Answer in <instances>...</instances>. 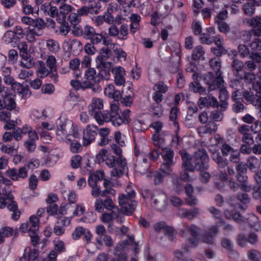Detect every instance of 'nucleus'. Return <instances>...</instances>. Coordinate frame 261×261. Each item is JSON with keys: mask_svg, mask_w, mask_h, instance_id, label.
I'll return each mask as SVG.
<instances>
[{"mask_svg": "<svg viewBox=\"0 0 261 261\" xmlns=\"http://www.w3.org/2000/svg\"><path fill=\"white\" fill-rule=\"evenodd\" d=\"M130 110H126L120 116L119 106L116 103H112L111 105V110L109 111L101 112L97 111L89 114L94 117L99 125H102L105 122H111L114 126H119L122 124H128L130 122Z\"/></svg>", "mask_w": 261, "mask_h": 261, "instance_id": "obj_1", "label": "nucleus"}, {"mask_svg": "<svg viewBox=\"0 0 261 261\" xmlns=\"http://www.w3.org/2000/svg\"><path fill=\"white\" fill-rule=\"evenodd\" d=\"M107 150L101 149L96 156V159L99 164L105 163L108 167L112 168L111 175L114 177H119L123 174L125 167L126 166L125 159L120 156L117 159L112 155L107 154Z\"/></svg>", "mask_w": 261, "mask_h": 261, "instance_id": "obj_2", "label": "nucleus"}, {"mask_svg": "<svg viewBox=\"0 0 261 261\" xmlns=\"http://www.w3.org/2000/svg\"><path fill=\"white\" fill-rule=\"evenodd\" d=\"M221 64L220 60L217 58H214L209 61L210 66L216 72L215 75L214 76L212 72H208L204 75L203 80L208 85L210 90H214L216 88H220L224 83L221 76V72L220 70Z\"/></svg>", "mask_w": 261, "mask_h": 261, "instance_id": "obj_3", "label": "nucleus"}, {"mask_svg": "<svg viewBox=\"0 0 261 261\" xmlns=\"http://www.w3.org/2000/svg\"><path fill=\"white\" fill-rule=\"evenodd\" d=\"M135 195V191L128 186L125 192L119 196L118 203L123 214L129 215L135 211L137 205L136 201L134 200Z\"/></svg>", "mask_w": 261, "mask_h": 261, "instance_id": "obj_4", "label": "nucleus"}, {"mask_svg": "<svg viewBox=\"0 0 261 261\" xmlns=\"http://www.w3.org/2000/svg\"><path fill=\"white\" fill-rule=\"evenodd\" d=\"M83 36L84 38L89 40L93 44H99L102 41L103 44L108 45L111 41L108 39L107 34L105 32L97 33L95 29L88 24L84 27Z\"/></svg>", "mask_w": 261, "mask_h": 261, "instance_id": "obj_5", "label": "nucleus"}, {"mask_svg": "<svg viewBox=\"0 0 261 261\" xmlns=\"http://www.w3.org/2000/svg\"><path fill=\"white\" fill-rule=\"evenodd\" d=\"M151 201L152 206L158 211H164L167 207V198L166 194L162 191H154L151 193Z\"/></svg>", "mask_w": 261, "mask_h": 261, "instance_id": "obj_6", "label": "nucleus"}, {"mask_svg": "<svg viewBox=\"0 0 261 261\" xmlns=\"http://www.w3.org/2000/svg\"><path fill=\"white\" fill-rule=\"evenodd\" d=\"M94 210L98 213H102L105 208L109 211L120 212L119 208L116 206L112 199L109 197L106 198L103 200L98 198L94 202Z\"/></svg>", "mask_w": 261, "mask_h": 261, "instance_id": "obj_7", "label": "nucleus"}, {"mask_svg": "<svg viewBox=\"0 0 261 261\" xmlns=\"http://www.w3.org/2000/svg\"><path fill=\"white\" fill-rule=\"evenodd\" d=\"M72 122L68 120H65L58 126L56 131V136L58 140H63L65 139L67 141H70V138L68 137L70 136L72 132Z\"/></svg>", "mask_w": 261, "mask_h": 261, "instance_id": "obj_8", "label": "nucleus"}, {"mask_svg": "<svg viewBox=\"0 0 261 261\" xmlns=\"http://www.w3.org/2000/svg\"><path fill=\"white\" fill-rule=\"evenodd\" d=\"M97 78L96 71L94 68H91L86 70L85 73V80L83 81V86L91 88L94 91H96L98 89V86L96 85Z\"/></svg>", "mask_w": 261, "mask_h": 261, "instance_id": "obj_9", "label": "nucleus"}, {"mask_svg": "<svg viewBox=\"0 0 261 261\" xmlns=\"http://www.w3.org/2000/svg\"><path fill=\"white\" fill-rule=\"evenodd\" d=\"M98 127L94 124L87 125L83 133V144L87 146L90 144L97 135Z\"/></svg>", "mask_w": 261, "mask_h": 261, "instance_id": "obj_10", "label": "nucleus"}, {"mask_svg": "<svg viewBox=\"0 0 261 261\" xmlns=\"http://www.w3.org/2000/svg\"><path fill=\"white\" fill-rule=\"evenodd\" d=\"M194 158L196 169L201 170L208 168L209 158L204 150H199L196 152Z\"/></svg>", "mask_w": 261, "mask_h": 261, "instance_id": "obj_11", "label": "nucleus"}, {"mask_svg": "<svg viewBox=\"0 0 261 261\" xmlns=\"http://www.w3.org/2000/svg\"><path fill=\"white\" fill-rule=\"evenodd\" d=\"M243 23L252 27V33L256 37L261 36V16H256L251 18H245Z\"/></svg>", "mask_w": 261, "mask_h": 261, "instance_id": "obj_12", "label": "nucleus"}, {"mask_svg": "<svg viewBox=\"0 0 261 261\" xmlns=\"http://www.w3.org/2000/svg\"><path fill=\"white\" fill-rule=\"evenodd\" d=\"M162 153L164 160L162 165V169L166 170H165V174H169L171 172L170 166L173 163V151L167 147L162 148Z\"/></svg>", "mask_w": 261, "mask_h": 261, "instance_id": "obj_13", "label": "nucleus"}, {"mask_svg": "<svg viewBox=\"0 0 261 261\" xmlns=\"http://www.w3.org/2000/svg\"><path fill=\"white\" fill-rule=\"evenodd\" d=\"M5 175L13 181L18 180L19 178L24 179L28 176L27 167H22L17 170L15 168H9L5 172Z\"/></svg>", "mask_w": 261, "mask_h": 261, "instance_id": "obj_14", "label": "nucleus"}, {"mask_svg": "<svg viewBox=\"0 0 261 261\" xmlns=\"http://www.w3.org/2000/svg\"><path fill=\"white\" fill-rule=\"evenodd\" d=\"M180 155L182 161V168L186 171L193 172L195 170V158L191 156L186 151L180 152Z\"/></svg>", "mask_w": 261, "mask_h": 261, "instance_id": "obj_15", "label": "nucleus"}, {"mask_svg": "<svg viewBox=\"0 0 261 261\" xmlns=\"http://www.w3.org/2000/svg\"><path fill=\"white\" fill-rule=\"evenodd\" d=\"M239 132L242 136V141L249 145L254 143L253 138L251 134V130L249 125L243 124L238 128Z\"/></svg>", "mask_w": 261, "mask_h": 261, "instance_id": "obj_16", "label": "nucleus"}, {"mask_svg": "<svg viewBox=\"0 0 261 261\" xmlns=\"http://www.w3.org/2000/svg\"><path fill=\"white\" fill-rule=\"evenodd\" d=\"M99 2H94L88 6H83L79 9V12L81 15H88V14H97L99 13L101 9Z\"/></svg>", "mask_w": 261, "mask_h": 261, "instance_id": "obj_17", "label": "nucleus"}, {"mask_svg": "<svg viewBox=\"0 0 261 261\" xmlns=\"http://www.w3.org/2000/svg\"><path fill=\"white\" fill-rule=\"evenodd\" d=\"M189 232L191 237L198 236L199 234V229L198 227L194 224H185L180 230V234L184 238L188 236Z\"/></svg>", "mask_w": 261, "mask_h": 261, "instance_id": "obj_18", "label": "nucleus"}, {"mask_svg": "<svg viewBox=\"0 0 261 261\" xmlns=\"http://www.w3.org/2000/svg\"><path fill=\"white\" fill-rule=\"evenodd\" d=\"M112 73L115 75L114 82L118 86L123 85L125 83V70L123 68L117 66L112 69Z\"/></svg>", "mask_w": 261, "mask_h": 261, "instance_id": "obj_19", "label": "nucleus"}, {"mask_svg": "<svg viewBox=\"0 0 261 261\" xmlns=\"http://www.w3.org/2000/svg\"><path fill=\"white\" fill-rule=\"evenodd\" d=\"M97 67L100 69L101 75L105 77L108 78L110 74V71L112 72V64L110 62H101L97 63Z\"/></svg>", "mask_w": 261, "mask_h": 261, "instance_id": "obj_20", "label": "nucleus"}, {"mask_svg": "<svg viewBox=\"0 0 261 261\" xmlns=\"http://www.w3.org/2000/svg\"><path fill=\"white\" fill-rule=\"evenodd\" d=\"M150 167V163L145 158L137 160L135 164V170L141 174L145 173Z\"/></svg>", "mask_w": 261, "mask_h": 261, "instance_id": "obj_21", "label": "nucleus"}, {"mask_svg": "<svg viewBox=\"0 0 261 261\" xmlns=\"http://www.w3.org/2000/svg\"><path fill=\"white\" fill-rule=\"evenodd\" d=\"M38 139L37 133H31L30 137L24 142V146L29 152H33L36 147V142Z\"/></svg>", "mask_w": 261, "mask_h": 261, "instance_id": "obj_22", "label": "nucleus"}, {"mask_svg": "<svg viewBox=\"0 0 261 261\" xmlns=\"http://www.w3.org/2000/svg\"><path fill=\"white\" fill-rule=\"evenodd\" d=\"M120 212L110 211V213H104L100 217V220L104 223H108L109 227L112 225L114 219L118 217Z\"/></svg>", "mask_w": 261, "mask_h": 261, "instance_id": "obj_23", "label": "nucleus"}, {"mask_svg": "<svg viewBox=\"0 0 261 261\" xmlns=\"http://www.w3.org/2000/svg\"><path fill=\"white\" fill-rule=\"evenodd\" d=\"M103 108V100L99 98L94 97L92 99L91 103L88 107L89 114L100 111Z\"/></svg>", "mask_w": 261, "mask_h": 261, "instance_id": "obj_24", "label": "nucleus"}, {"mask_svg": "<svg viewBox=\"0 0 261 261\" xmlns=\"http://www.w3.org/2000/svg\"><path fill=\"white\" fill-rule=\"evenodd\" d=\"M218 229L217 227L213 226L207 231H205L202 236V241L204 243L212 244L213 243V237L218 232Z\"/></svg>", "mask_w": 261, "mask_h": 261, "instance_id": "obj_25", "label": "nucleus"}, {"mask_svg": "<svg viewBox=\"0 0 261 261\" xmlns=\"http://www.w3.org/2000/svg\"><path fill=\"white\" fill-rule=\"evenodd\" d=\"M199 214V208L197 207H194L193 209L191 210H180L178 215L182 218H186L189 220H192L194 218L196 217Z\"/></svg>", "mask_w": 261, "mask_h": 261, "instance_id": "obj_26", "label": "nucleus"}, {"mask_svg": "<svg viewBox=\"0 0 261 261\" xmlns=\"http://www.w3.org/2000/svg\"><path fill=\"white\" fill-rule=\"evenodd\" d=\"M104 177L103 171H96L90 175L88 178V183L91 187H97L98 181L101 180Z\"/></svg>", "mask_w": 261, "mask_h": 261, "instance_id": "obj_27", "label": "nucleus"}, {"mask_svg": "<svg viewBox=\"0 0 261 261\" xmlns=\"http://www.w3.org/2000/svg\"><path fill=\"white\" fill-rule=\"evenodd\" d=\"M223 247L228 250L229 253V257L231 258L235 259L239 257V254L237 252L233 251V245L231 241L227 239H224L221 242Z\"/></svg>", "mask_w": 261, "mask_h": 261, "instance_id": "obj_28", "label": "nucleus"}, {"mask_svg": "<svg viewBox=\"0 0 261 261\" xmlns=\"http://www.w3.org/2000/svg\"><path fill=\"white\" fill-rule=\"evenodd\" d=\"M152 126L156 130L157 134L154 135L153 143L155 146L162 147L164 140L159 137V133L162 127V123L160 122H155L152 124Z\"/></svg>", "mask_w": 261, "mask_h": 261, "instance_id": "obj_29", "label": "nucleus"}, {"mask_svg": "<svg viewBox=\"0 0 261 261\" xmlns=\"http://www.w3.org/2000/svg\"><path fill=\"white\" fill-rule=\"evenodd\" d=\"M260 162L258 159L254 156L248 157L246 166L251 171L255 172L260 167Z\"/></svg>", "mask_w": 261, "mask_h": 261, "instance_id": "obj_30", "label": "nucleus"}, {"mask_svg": "<svg viewBox=\"0 0 261 261\" xmlns=\"http://www.w3.org/2000/svg\"><path fill=\"white\" fill-rule=\"evenodd\" d=\"M205 54V50L202 46L198 45L196 46L193 50L192 54V59L195 61L203 60Z\"/></svg>", "mask_w": 261, "mask_h": 261, "instance_id": "obj_31", "label": "nucleus"}, {"mask_svg": "<svg viewBox=\"0 0 261 261\" xmlns=\"http://www.w3.org/2000/svg\"><path fill=\"white\" fill-rule=\"evenodd\" d=\"M73 8L70 5L64 4L59 7L60 18H57L58 21H63L65 20L66 15L71 12Z\"/></svg>", "mask_w": 261, "mask_h": 261, "instance_id": "obj_32", "label": "nucleus"}, {"mask_svg": "<svg viewBox=\"0 0 261 261\" xmlns=\"http://www.w3.org/2000/svg\"><path fill=\"white\" fill-rule=\"evenodd\" d=\"M112 56L111 49L107 47H103L99 52V55L96 58L97 62H105L108 59Z\"/></svg>", "mask_w": 261, "mask_h": 261, "instance_id": "obj_33", "label": "nucleus"}, {"mask_svg": "<svg viewBox=\"0 0 261 261\" xmlns=\"http://www.w3.org/2000/svg\"><path fill=\"white\" fill-rule=\"evenodd\" d=\"M129 18L131 21L130 31V32L134 33L136 32L137 30L139 29L141 17L139 15L132 14Z\"/></svg>", "mask_w": 261, "mask_h": 261, "instance_id": "obj_34", "label": "nucleus"}, {"mask_svg": "<svg viewBox=\"0 0 261 261\" xmlns=\"http://www.w3.org/2000/svg\"><path fill=\"white\" fill-rule=\"evenodd\" d=\"M81 61L78 58L71 60L69 62V67L70 69L74 71V74L77 78L81 76V71L79 69Z\"/></svg>", "mask_w": 261, "mask_h": 261, "instance_id": "obj_35", "label": "nucleus"}, {"mask_svg": "<svg viewBox=\"0 0 261 261\" xmlns=\"http://www.w3.org/2000/svg\"><path fill=\"white\" fill-rule=\"evenodd\" d=\"M20 57L22 58V60L20 64L21 66L30 69L34 65L33 59L31 58V56L29 54H25Z\"/></svg>", "mask_w": 261, "mask_h": 261, "instance_id": "obj_36", "label": "nucleus"}, {"mask_svg": "<svg viewBox=\"0 0 261 261\" xmlns=\"http://www.w3.org/2000/svg\"><path fill=\"white\" fill-rule=\"evenodd\" d=\"M39 219L35 215L32 216L28 222L29 226V233L36 232L38 230Z\"/></svg>", "mask_w": 261, "mask_h": 261, "instance_id": "obj_37", "label": "nucleus"}, {"mask_svg": "<svg viewBox=\"0 0 261 261\" xmlns=\"http://www.w3.org/2000/svg\"><path fill=\"white\" fill-rule=\"evenodd\" d=\"M231 66L232 68L233 72L235 73L236 76L242 79V77L240 76L239 72L242 70L244 67V63L243 62L238 59H234L232 62Z\"/></svg>", "mask_w": 261, "mask_h": 261, "instance_id": "obj_38", "label": "nucleus"}, {"mask_svg": "<svg viewBox=\"0 0 261 261\" xmlns=\"http://www.w3.org/2000/svg\"><path fill=\"white\" fill-rule=\"evenodd\" d=\"M212 158L220 168H224L228 165L227 160L223 159L218 153H214Z\"/></svg>", "mask_w": 261, "mask_h": 261, "instance_id": "obj_39", "label": "nucleus"}, {"mask_svg": "<svg viewBox=\"0 0 261 261\" xmlns=\"http://www.w3.org/2000/svg\"><path fill=\"white\" fill-rule=\"evenodd\" d=\"M46 46L49 51L55 54L58 53L60 49L58 42L53 39H49L46 41Z\"/></svg>", "mask_w": 261, "mask_h": 261, "instance_id": "obj_40", "label": "nucleus"}, {"mask_svg": "<svg viewBox=\"0 0 261 261\" xmlns=\"http://www.w3.org/2000/svg\"><path fill=\"white\" fill-rule=\"evenodd\" d=\"M189 88L191 91L194 92H198L201 95L206 94V90L205 88L202 87L197 81L192 82L189 85Z\"/></svg>", "mask_w": 261, "mask_h": 261, "instance_id": "obj_41", "label": "nucleus"}, {"mask_svg": "<svg viewBox=\"0 0 261 261\" xmlns=\"http://www.w3.org/2000/svg\"><path fill=\"white\" fill-rule=\"evenodd\" d=\"M244 13L249 16H252L255 12V2L252 1L251 2L246 3L243 6Z\"/></svg>", "mask_w": 261, "mask_h": 261, "instance_id": "obj_42", "label": "nucleus"}, {"mask_svg": "<svg viewBox=\"0 0 261 261\" xmlns=\"http://www.w3.org/2000/svg\"><path fill=\"white\" fill-rule=\"evenodd\" d=\"M22 8L23 12L26 15L33 13L34 8L30 4L29 0H18Z\"/></svg>", "mask_w": 261, "mask_h": 261, "instance_id": "obj_43", "label": "nucleus"}, {"mask_svg": "<svg viewBox=\"0 0 261 261\" xmlns=\"http://www.w3.org/2000/svg\"><path fill=\"white\" fill-rule=\"evenodd\" d=\"M218 128V125L214 121H209L207 123L203 126L202 129H203L204 133L213 134L215 133Z\"/></svg>", "mask_w": 261, "mask_h": 261, "instance_id": "obj_44", "label": "nucleus"}, {"mask_svg": "<svg viewBox=\"0 0 261 261\" xmlns=\"http://www.w3.org/2000/svg\"><path fill=\"white\" fill-rule=\"evenodd\" d=\"M18 148L17 144L13 145H3L1 146V150L10 155H12L14 153L16 152V151Z\"/></svg>", "mask_w": 261, "mask_h": 261, "instance_id": "obj_45", "label": "nucleus"}, {"mask_svg": "<svg viewBox=\"0 0 261 261\" xmlns=\"http://www.w3.org/2000/svg\"><path fill=\"white\" fill-rule=\"evenodd\" d=\"M19 86H16L13 90L17 91L18 93L21 95L22 97L27 98L30 95L29 88L28 86L24 87L22 84L19 83Z\"/></svg>", "mask_w": 261, "mask_h": 261, "instance_id": "obj_46", "label": "nucleus"}, {"mask_svg": "<svg viewBox=\"0 0 261 261\" xmlns=\"http://www.w3.org/2000/svg\"><path fill=\"white\" fill-rule=\"evenodd\" d=\"M247 257L252 261H259L261 259V253L257 250L252 249L247 252Z\"/></svg>", "mask_w": 261, "mask_h": 261, "instance_id": "obj_47", "label": "nucleus"}, {"mask_svg": "<svg viewBox=\"0 0 261 261\" xmlns=\"http://www.w3.org/2000/svg\"><path fill=\"white\" fill-rule=\"evenodd\" d=\"M81 16H85V15H81L79 12V9L77 13H72L69 16V21L72 24H77L81 21Z\"/></svg>", "mask_w": 261, "mask_h": 261, "instance_id": "obj_48", "label": "nucleus"}, {"mask_svg": "<svg viewBox=\"0 0 261 261\" xmlns=\"http://www.w3.org/2000/svg\"><path fill=\"white\" fill-rule=\"evenodd\" d=\"M3 40L6 44L12 43L15 39V35L14 33L11 31H7L4 35Z\"/></svg>", "mask_w": 261, "mask_h": 261, "instance_id": "obj_49", "label": "nucleus"}, {"mask_svg": "<svg viewBox=\"0 0 261 261\" xmlns=\"http://www.w3.org/2000/svg\"><path fill=\"white\" fill-rule=\"evenodd\" d=\"M4 82L6 85H10L13 90L16 86H19V83L16 82L13 76L9 75L3 77Z\"/></svg>", "mask_w": 261, "mask_h": 261, "instance_id": "obj_50", "label": "nucleus"}, {"mask_svg": "<svg viewBox=\"0 0 261 261\" xmlns=\"http://www.w3.org/2000/svg\"><path fill=\"white\" fill-rule=\"evenodd\" d=\"M61 24L59 27V33L63 36H66L70 31V28L67 22L65 21H59Z\"/></svg>", "mask_w": 261, "mask_h": 261, "instance_id": "obj_51", "label": "nucleus"}, {"mask_svg": "<svg viewBox=\"0 0 261 261\" xmlns=\"http://www.w3.org/2000/svg\"><path fill=\"white\" fill-rule=\"evenodd\" d=\"M46 64L47 66L53 71L57 70V61L55 56L53 55L49 56L46 60Z\"/></svg>", "mask_w": 261, "mask_h": 261, "instance_id": "obj_52", "label": "nucleus"}, {"mask_svg": "<svg viewBox=\"0 0 261 261\" xmlns=\"http://www.w3.org/2000/svg\"><path fill=\"white\" fill-rule=\"evenodd\" d=\"M39 254V251L36 249H29V252H26L25 256L29 261H34L37 258Z\"/></svg>", "mask_w": 261, "mask_h": 261, "instance_id": "obj_53", "label": "nucleus"}, {"mask_svg": "<svg viewBox=\"0 0 261 261\" xmlns=\"http://www.w3.org/2000/svg\"><path fill=\"white\" fill-rule=\"evenodd\" d=\"M165 170H163L161 167V171L160 172H157L154 174L153 180L155 185L161 184L163 181V178L168 175L165 174Z\"/></svg>", "mask_w": 261, "mask_h": 261, "instance_id": "obj_54", "label": "nucleus"}, {"mask_svg": "<svg viewBox=\"0 0 261 261\" xmlns=\"http://www.w3.org/2000/svg\"><path fill=\"white\" fill-rule=\"evenodd\" d=\"M210 118L216 121H221L223 118V114L218 110H214L211 112Z\"/></svg>", "mask_w": 261, "mask_h": 261, "instance_id": "obj_55", "label": "nucleus"}, {"mask_svg": "<svg viewBox=\"0 0 261 261\" xmlns=\"http://www.w3.org/2000/svg\"><path fill=\"white\" fill-rule=\"evenodd\" d=\"M238 51L241 57H250L251 55L249 49L247 45L241 44L238 46Z\"/></svg>", "mask_w": 261, "mask_h": 261, "instance_id": "obj_56", "label": "nucleus"}, {"mask_svg": "<svg viewBox=\"0 0 261 261\" xmlns=\"http://www.w3.org/2000/svg\"><path fill=\"white\" fill-rule=\"evenodd\" d=\"M13 232V228L9 226H5L0 229V233L5 239L12 236Z\"/></svg>", "mask_w": 261, "mask_h": 261, "instance_id": "obj_57", "label": "nucleus"}, {"mask_svg": "<svg viewBox=\"0 0 261 261\" xmlns=\"http://www.w3.org/2000/svg\"><path fill=\"white\" fill-rule=\"evenodd\" d=\"M119 33L118 38L125 40L128 34V27L126 24H122L119 29Z\"/></svg>", "mask_w": 261, "mask_h": 261, "instance_id": "obj_58", "label": "nucleus"}, {"mask_svg": "<svg viewBox=\"0 0 261 261\" xmlns=\"http://www.w3.org/2000/svg\"><path fill=\"white\" fill-rule=\"evenodd\" d=\"M86 229L82 226L77 227L73 232L72 236L73 239L77 240L85 233Z\"/></svg>", "mask_w": 261, "mask_h": 261, "instance_id": "obj_59", "label": "nucleus"}, {"mask_svg": "<svg viewBox=\"0 0 261 261\" xmlns=\"http://www.w3.org/2000/svg\"><path fill=\"white\" fill-rule=\"evenodd\" d=\"M96 44H93L91 42L87 43L84 47L85 51L89 55H94L97 51L94 45Z\"/></svg>", "mask_w": 261, "mask_h": 261, "instance_id": "obj_60", "label": "nucleus"}, {"mask_svg": "<svg viewBox=\"0 0 261 261\" xmlns=\"http://www.w3.org/2000/svg\"><path fill=\"white\" fill-rule=\"evenodd\" d=\"M255 95V94H254V92L250 88L245 90L242 93L243 97L245 99V100L249 102L251 101Z\"/></svg>", "mask_w": 261, "mask_h": 261, "instance_id": "obj_61", "label": "nucleus"}, {"mask_svg": "<svg viewBox=\"0 0 261 261\" xmlns=\"http://www.w3.org/2000/svg\"><path fill=\"white\" fill-rule=\"evenodd\" d=\"M5 102L6 108L9 110H13L16 107V103L14 98L11 97L5 96Z\"/></svg>", "mask_w": 261, "mask_h": 261, "instance_id": "obj_62", "label": "nucleus"}, {"mask_svg": "<svg viewBox=\"0 0 261 261\" xmlns=\"http://www.w3.org/2000/svg\"><path fill=\"white\" fill-rule=\"evenodd\" d=\"M251 48L255 51L261 50V39L258 38L254 39L250 44Z\"/></svg>", "mask_w": 261, "mask_h": 261, "instance_id": "obj_63", "label": "nucleus"}, {"mask_svg": "<svg viewBox=\"0 0 261 261\" xmlns=\"http://www.w3.org/2000/svg\"><path fill=\"white\" fill-rule=\"evenodd\" d=\"M114 54L119 61H125L126 58V53L121 48H117L114 50Z\"/></svg>", "mask_w": 261, "mask_h": 261, "instance_id": "obj_64", "label": "nucleus"}]
</instances>
